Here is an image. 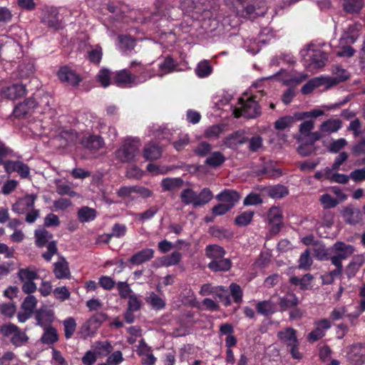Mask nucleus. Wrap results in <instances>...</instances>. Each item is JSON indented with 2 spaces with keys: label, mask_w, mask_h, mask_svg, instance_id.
Masks as SVG:
<instances>
[{
  "label": "nucleus",
  "mask_w": 365,
  "mask_h": 365,
  "mask_svg": "<svg viewBox=\"0 0 365 365\" xmlns=\"http://www.w3.org/2000/svg\"><path fill=\"white\" fill-rule=\"evenodd\" d=\"M333 249L334 250L336 255H339V257L344 259H346L351 256L355 250L353 245H347L341 241H337L334 243Z\"/></svg>",
  "instance_id": "c85d7f7f"
},
{
  "label": "nucleus",
  "mask_w": 365,
  "mask_h": 365,
  "mask_svg": "<svg viewBox=\"0 0 365 365\" xmlns=\"http://www.w3.org/2000/svg\"><path fill=\"white\" fill-rule=\"evenodd\" d=\"M35 244L38 247H46L47 251L42 254V257L50 262L54 255L58 252L57 242L52 240L53 235L44 227L39 228L34 232Z\"/></svg>",
  "instance_id": "f257e3e1"
},
{
  "label": "nucleus",
  "mask_w": 365,
  "mask_h": 365,
  "mask_svg": "<svg viewBox=\"0 0 365 365\" xmlns=\"http://www.w3.org/2000/svg\"><path fill=\"white\" fill-rule=\"evenodd\" d=\"M321 84V80L319 78H312L302 86L301 89L302 93L304 95L309 94Z\"/></svg>",
  "instance_id": "e2e57ef3"
},
{
  "label": "nucleus",
  "mask_w": 365,
  "mask_h": 365,
  "mask_svg": "<svg viewBox=\"0 0 365 365\" xmlns=\"http://www.w3.org/2000/svg\"><path fill=\"white\" fill-rule=\"evenodd\" d=\"M58 340L56 329L53 327L46 328L41 338V341L44 344H53Z\"/></svg>",
  "instance_id": "58836bf2"
},
{
  "label": "nucleus",
  "mask_w": 365,
  "mask_h": 365,
  "mask_svg": "<svg viewBox=\"0 0 365 365\" xmlns=\"http://www.w3.org/2000/svg\"><path fill=\"white\" fill-rule=\"evenodd\" d=\"M217 201L225 203L227 206H232V209L239 201L240 195L236 190L225 189L215 197Z\"/></svg>",
  "instance_id": "a211bd4d"
},
{
  "label": "nucleus",
  "mask_w": 365,
  "mask_h": 365,
  "mask_svg": "<svg viewBox=\"0 0 365 365\" xmlns=\"http://www.w3.org/2000/svg\"><path fill=\"white\" fill-rule=\"evenodd\" d=\"M295 116L286 115L279 118L274 123V128L278 130H284L292 125Z\"/></svg>",
  "instance_id": "8fccbe9b"
},
{
  "label": "nucleus",
  "mask_w": 365,
  "mask_h": 365,
  "mask_svg": "<svg viewBox=\"0 0 365 365\" xmlns=\"http://www.w3.org/2000/svg\"><path fill=\"white\" fill-rule=\"evenodd\" d=\"M256 310L259 314L264 317H270L277 312V305L271 299L258 302L256 304Z\"/></svg>",
  "instance_id": "5701e85b"
},
{
  "label": "nucleus",
  "mask_w": 365,
  "mask_h": 365,
  "mask_svg": "<svg viewBox=\"0 0 365 365\" xmlns=\"http://www.w3.org/2000/svg\"><path fill=\"white\" fill-rule=\"evenodd\" d=\"M53 273L57 279H69L71 276L68 263L63 257L54 263Z\"/></svg>",
  "instance_id": "412c9836"
},
{
  "label": "nucleus",
  "mask_w": 365,
  "mask_h": 365,
  "mask_svg": "<svg viewBox=\"0 0 365 365\" xmlns=\"http://www.w3.org/2000/svg\"><path fill=\"white\" fill-rule=\"evenodd\" d=\"M42 22L54 30H59L63 27L58 10L56 7L48 8L44 11Z\"/></svg>",
  "instance_id": "0eeeda50"
},
{
  "label": "nucleus",
  "mask_w": 365,
  "mask_h": 365,
  "mask_svg": "<svg viewBox=\"0 0 365 365\" xmlns=\"http://www.w3.org/2000/svg\"><path fill=\"white\" fill-rule=\"evenodd\" d=\"M135 80V75H133L127 69H122L117 71L113 77V83L118 87L124 88L128 85L133 83Z\"/></svg>",
  "instance_id": "2eb2a0df"
},
{
  "label": "nucleus",
  "mask_w": 365,
  "mask_h": 365,
  "mask_svg": "<svg viewBox=\"0 0 365 365\" xmlns=\"http://www.w3.org/2000/svg\"><path fill=\"white\" fill-rule=\"evenodd\" d=\"M316 327L309 333L307 340L309 342H315L326 334V331L329 329L331 327V322L327 319H322L315 322Z\"/></svg>",
  "instance_id": "1a4fd4ad"
},
{
  "label": "nucleus",
  "mask_w": 365,
  "mask_h": 365,
  "mask_svg": "<svg viewBox=\"0 0 365 365\" xmlns=\"http://www.w3.org/2000/svg\"><path fill=\"white\" fill-rule=\"evenodd\" d=\"M197 192L192 188H185L180 193V200L185 205H192L195 207V200Z\"/></svg>",
  "instance_id": "de8ad7c7"
},
{
  "label": "nucleus",
  "mask_w": 365,
  "mask_h": 365,
  "mask_svg": "<svg viewBox=\"0 0 365 365\" xmlns=\"http://www.w3.org/2000/svg\"><path fill=\"white\" fill-rule=\"evenodd\" d=\"M319 202L324 209L334 208L339 204V201L328 193L321 195L319 197Z\"/></svg>",
  "instance_id": "4d7b16f0"
},
{
  "label": "nucleus",
  "mask_w": 365,
  "mask_h": 365,
  "mask_svg": "<svg viewBox=\"0 0 365 365\" xmlns=\"http://www.w3.org/2000/svg\"><path fill=\"white\" fill-rule=\"evenodd\" d=\"M26 91H27L24 85L21 83H15L4 88L2 91V94L5 98L14 101L24 96L26 94Z\"/></svg>",
  "instance_id": "f3484780"
},
{
  "label": "nucleus",
  "mask_w": 365,
  "mask_h": 365,
  "mask_svg": "<svg viewBox=\"0 0 365 365\" xmlns=\"http://www.w3.org/2000/svg\"><path fill=\"white\" fill-rule=\"evenodd\" d=\"M96 217V210L88 207H83L78 212V218L81 222L92 221Z\"/></svg>",
  "instance_id": "37998d69"
},
{
  "label": "nucleus",
  "mask_w": 365,
  "mask_h": 365,
  "mask_svg": "<svg viewBox=\"0 0 365 365\" xmlns=\"http://www.w3.org/2000/svg\"><path fill=\"white\" fill-rule=\"evenodd\" d=\"M108 319V315L103 312H97L90 317L83 325L85 331L89 333L98 329Z\"/></svg>",
  "instance_id": "dca6fc26"
},
{
  "label": "nucleus",
  "mask_w": 365,
  "mask_h": 365,
  "mask_svg": "<svg viewBox=\"0 0 365 365\" xmlns=\"http://www.w3.org/2000/svg\"><path fill=\"white\" fill-rule=\"evenodd\" d=\"M36 98L33 97L28 98L24 102L15 106L13 111L14 116L17 118H25L27 115L36 112Z\"/></svg>",
  "instance_id": "423d86ee"
},
{
  "label": "nucleus",
  "mask_w": 365,
  "mask_h": 365,
  "mask_svg": "<svg viewBox=\"0 0 365 365\" xmlns=\"http://www.w3.org/2000/svg\"><path fill=\"white\" fill-rule=\"evenodd\" d=\"M5 172L10 175L16 172L21 178H27L30 175V168L20 160H6Z\"/></svg>",
  "instance_id": "9d476101"
},
{
  "label": "nucleus",
  "mask_w": 365,
  "mask_h": 365,
  "mask_svg": "<svg viewBox=\"0 0 365 365\" xmlns=\"http://www.w3.org/2000/svg\"><path fill=\"white\" fill-rule=\"evenodd\" d=\"M64 333L66 339H70L76 329V322L73 317H68L63 321Z\"/></svg>",
  "instance_id": "bf43d9fd"
},
{
  "label": "nucleus",
  "mask_w": 365,
  "mask_h": 365,
  "mask_svg": "<svg viewBox=\"0 0 365 365\" xmlns=\"http://www.w3.org/2000/svg\"><path fill=\"white\" fill-rule=\"evenodd\" d=\"M299 299L298 297L293 292H287L282 297L278 298L279 311L281 312H286L298 307Z\"/></svg>",
  "instance_id": "4468645a"
},
{
  "label": "nucleus",
  "mask_w": 365,
  "mask_h": 365,
  "mask_svg": "<svg viewBox=\"0 0 365 365\" xmlns=\"http://www.w3.org/2000/svg\"><path fill=\"white\" fill-rule=\"evenodd\" d=\"M36 198V195H26L13 205L12 210L16 213L22 214L29 208L34 207Z\"/></svg>",
  "instance_id": "ddd939ff"
},
{
  "label": "nucleus",
  "mask_w": 365,
  "mask_h": 365,
  "mask_svg": "<svg viewBox=\"0 0 365 365\" xmlns=\"http://www.w3.org/2000/svg\"><path fill=\"white\" fill-rule=\"evenodd\" d=\"M57 76L61 83L73 87L78 86L82 81L81 76L68 66L60 67L57 71Z\"/></svg>",
  "instance_id": "20e7f679"
},
{
  "label": "nucleus",
  "mask_w": 365,
  "mask_h": 365,
  "mask_svg": "<svg viewBox=\"0 0 365 365\" xmlns=\"http://www.w3.org/2000/svg\"><path fill=\"white\" fill-rule=\"evenodd\" d=\"M211 144L205 141H202L198 143L196 148L193 150V152L199 157H205L211 153Z\"/></svg>",
  "instance_id": "6e6d98bb"
},
{
  "label": "nucleus",
  "mask_w": 365,
  "mask_h": 365,
  "mask_svg": "<svg viewBox=\"0 0 365 365\" xmlns=\"http://www.w3.org/2000/svg\"><path fill=\"white\" fill-rule=\"evenodd\" d=\"M257 175H266L268 178H277L282 175L280 168H276L272 163L264 165L261 169L257 170Z\"/></svg>",
  "instance_id": "7c9ffc66"
},
{
  "label": "nucleus",
  "mask_w": 365,
  "mask_h": 365,
  "mask_svg": "<svg viewBox=\"0 0 365 365\" xmlns=\"http://www.w3.org/2000/svg\"><path fill=\"white\" fill-rule=\"evenodd\" d=\"M232 266V262L229 258H221L215 260H212L208 263L207 267L213 272H227L230 270Z\"/></svg>",
  "instance_id": "b1692460"
},
{
  "label": "nucleus",
  "mask_w": 365,
  "mask_h": 365,
  "mask_svg": "<svg viewBox=\"0 0 365 365\" xmlns=\"http://www.w3.org/2000/svg\"><path fill=\"white\" fill-rule=\"evenodd\" d=\"M258 189L262 195L269 197L272 199H282L287 196L289 193L287 187L281 184L260 186Z\"/></svg>",
  "instance_id": "39448f33"
},
{
  "label": "nucleus",
  "mask_w": 365,
  "mask_h": 365,
  "mask_svg": "<svg viewBox=\"0 0 365 365\" xmlns=\"http://www.w3.org/2000/svg\"><path fill=\"white\" fill-rule=\"evenodd\" d=\"M28 340L29 337L26 334L19 328L11 338V343L16 347H19L26 344Z\"/></svg>",
  "instance_id": "603ef678"
},
{
  "label": "nucleus",
  "mask_w": 365,
  "mask_h": 365,
  "mask_svg": "<svg viewBox=\"0 0 365 365\" xmlns=\"http://www.w3.org/2000/svg\"><path fill=\"white\" fill-rule=\"evenodd\" d=\"M158 211L159 207L157 205H153L145 211L138 213L137 215V217L140 221L145 222L152 219Z\"/></svg>",
  "instance_id": "680f3d73"
},
{
  "label": "nucleus",
  "mask_w": 365,
  "mask_h": 365,
  "mask_svg": "<svg viewBox=\"0 0 365 365\" xmlns=\"http://www.w3.org/2000/svg\"><path fill=\"white\" fill-rule=\"evenodd\" d=\"M257 96H252L247 100L242 98L239 99L240 108H235L233 110L234 116L239 118L242 116L247 118H255L261 114V108L256 101Z\"/></svg>",
  "instance_id": "f03ea898"
},
{
  "label": "nucleus",
  "mask_w": 365,
  "mask_h": 365,
  "mask_svg": "<svg viewBox=\"0 0 365 365\" xmlns=\"http://www.w3.org/2000/svg\"><path fill=\"white\" fill-rule=\"evenodd\" d=\"M253 216V211H245L235 217V222L239 227L247 226L252 222Z\"/></svg>",
  "instance_id": "49530a36"
},
{
  "label": "nucleus",
  "mask_w": 365,
  "mask_h": 365,
  "mask_svg": "<svg viewBox=\"0 0 365 365\" xmlns=\"http://www.w3.org/2000/svg\"><path fill=\"white\" fill-rule=\"evenodd\" d=\"M182 259V254L178 251H175L170 255L163 257V265L165 267H171L177 265Z\"/></svg>",
  "instance_id": "09e8293b"
},
{
  "label": "nucleus",
  "mask_w": 365,
  "mask_h": 365,
  "mask_svg": "<svg viewBox=\"0 0 365 365\" xmlns=\"http://www.w3.org/2000/svg\"><path fill=\"white\" fill-rule=\"evenodd\" d=\"M195 71L199 78H203L211 75L213 68L209 60H202L197 63Z\"/></svg>",
  "instance_id": "f704fd0d"
},
{
  "label": "nucleus",
  "mask_w": 365,
  "mask_h": 365,
  "mask_svg": "<svg viewBox=\"0 0 365 365\" xmlns=\"http://www.w3.org/2000/svg\"><path fill=\"white\" fill-rule=\"evenodd\" d=\"M82 145L88 150H97L103 147V140L101 136L92 135L83 139Z\"/></svg>",
  "instance_id": "473e14b6"
},
{
  "label": "nucleus",
  "mask_w": 365,
  "mask_h": 365,
  "mask_svg": "<svg viewBox=\"0 0 365 365\" xmlns=\"http://www.w3.org/2000/svg\"><path fill=\"white\" fill-rule=\"evenodd\" d=\"M328 60V54L321 50H316L310 57L311 63L315 68H322Z\"/></svg>",
  "instance_id": "c9c22d12"
},
{
  "label": "nucleus",
  "mask_w": 365,
  "mask_h": 365,
  "mask_svg": "<svg viewBox=\"0 0 365 365\" xmlns=\"http://www.w3.org/2000/svg\"><path fill=\"white\" fill-rule=\"evenodd\" d=\"M269 223L272 225L270 232L273 234H277L282 226V215L281 210L276 206L272 207L267 213Z\"/></svg>",
  "instance_id": "9b49d317"
},
{
  "label": "nucleus",
  "mask_w": 365,
  "mask_h": 365,
  "mask_svg": "<svg viewBox=\"0 0 365 365\" xmlns=\"http://www.w3.org/2000/svg\"><path fill=\"white\" fill-rule=\"evenodd\" d=\"M183 180L180 178H166L162 180L160 185L163 192L179 189L183 185Z\"/></svg>",
  "instance_id": "2f4dec72"
},
{
  "label": "nucleus",
  "mask_w": 365,
  "mask_h": 365,
  "mask_svg": "<svg viewBox=\"0 0 365 365\" xmlns=\"http://www.w3.org/2000/svg\"><path fill=\"white\" fill-rule=\"evenodd\" d=\"M146 302L153 309L160 310L165 307V302L155 292H151L147 298Z\"/></svg>",
  "instance_id": "3c124183"
},
{
  "label": "nucleus",
  "mask_w": 365,
  "mask_h": 365,
  "mask_svg": "<svg viewBox=\"0 0 365 365\" xmlns=\"http://www.w3.org/2000/svg\"><path fill=\"white\" fill-rule=\"evenodd\" d=\"M36 100L37 103L35 108L36 113L41 115L48 114L49 118L55 115V110L53 109L50 105L52 97L48 93H45Z\"/></svg>",
  "instance_id": "f8f14e48"
},
{
  "label": "nucleus",
  "mask_w": 365,
  "mask_h": 365,
  "mask_svg": "<svg viewBox=\"0 0 365 365\" xmlns=\"http://www.w3.org/2000/svg\"><path fill=\"white\" fill-rule=\"evenodd\" d=\"M53 294L56 299L61 302L68 299L71 296L69 290L65 286L56 287L53 289Z\"/></svg>",
  "instance_id": "338daca9"
},
{
  "label": "nucleus",
  "mask_w": 365,
  "mask_h": 365,
  "mask_svg": "<svg viewBox=\"0 0 365 365\" xmlns=\"http://www.w3.org/2000/svg\"><path fill=\"white\" fill-rule=\"evenodd\" d=\"M140 141L127 139L116 151V157L123 163H128L135 158L139 151Z\"/></svg>",
  "instance_id": "7ed1b4c3"
},
{
  "label": "nucleus",
  "mask_w": 365,
  "mask_h": 365,
  "mask_svg": "<svg viewBox=\"0 0 365 365\" xmlns=\"http://www.w3.org/2000/svg\"><path fill=\"white\" fill-rule=\"evenodd\" d=\"M226 160V158L220 151H215L207 157L204 163L211 168H217L222 165Z\"/></svg>",
  "instance_id": "a878e982"
},
{
  "label": "nucleus",
  "mask_w": 365,
  "mask_h": 365,
  "mask_svg": "<svg viewBox=\"0 0 365 365\" xmlns=\"http://www.w3.org/2000/svg\"><path fill=\"white\" fill-rule=\"evenodd\" d=\"M103 56L102 48L97 45L88 51L87 58L88 61L94 64H99Z\"/></svg>",
  "instance_id": "864d4df0"
},
{
  "label": "nucleus",
  "mask_w": 365,
  "mask_h": 365,
  "mask_svg": "<svg viewBox=\"0 0 365 365\" xmlns=\"http://www.w3.org/2000/svg\"><path fill=\"white\" fill-rule=\"evenodd\" d=\"M342 121L338 118H329L324 121L319 127L322 133H336L342 127Z\"/></svg>",
  "instance_id": "cd10ccee"
},
{
  "label": "nucleus",
  "mask_w": 365,
  "mask_h": 365,
  "mask_svg": "<svg viewBox=\"0 0 365 365\" xmlns=\"http://www.w3.org/2000/svg\"><path fill=\"white\" fill-rule=\"evenodd\" d=\"M154 254L155 251L153 249H143L132 255L129 259V262L133 265L142 264L153 259L154 257Z\"/></svg>",
  "instance_id": "6ab92c4d"
},
{
  "label": "nucleus",
  "mask_w": 365,
  "mask_h": 365,
  "mask_svg": "<svg viewBox=\"0 0 365 365\" xmlns=\"http://www.w3.org/2000/svg\"><path fill=\"white\" fill-rule=\"evenodd\" d=\"M314 279V276L310 273H307L299 278L293 276L289 278V282L292 285L299 286L301 290H310L312 289V282Z\"/></svg>",
  "instance_id": "4be33fe9"
},
{
  "label": "nucleus",
  "mask_w": 365,
  "mask_h": 365,
  "mask_svg": "<svg viewBox=\"0 0 365 365\" xmlns=\"http://www.w3.org/2000/svg\"><path fill=\"white\" fill-rule=\"evenodd\" d=\"M96 352L99 356H108L113 350V347L108 341H98L95 343Z\"/></svg>",
  "instance_id": "79ce46f5"
},
{
  "label": "nucleus",
  "mask_w": 365,
  "mask_h": 365,
  "mask_svg": "<svg viewBox=\"0 0 365 365\" xmlns=\"http://www.w3.org/2000/svg\"><path fill=\"white\" fill-rule=\"evenodd\" d=\"M347 145V141L345 138H339L334 140L329 143L328 151L331 153H337L345 148Z\"/></svg>",
  "instance_id": "052dcab7"
},
{
  "label": "nucleus",
  "mask_w": 365,
  "mask_h": 365,
  "mask_svg": "<svg viewBox=\"0 0 365 365\" xmlns=\"http://www.w3.org/2000/svg\"><path fill=\"white\" fill-rule=\"evenodd\" d=\"M332 71L334 77L331 79L330 83L331 85L344 82L349 78L348 72L339 65L334 66Z\"/></svg>",
  "instance_id": "e433bc0d"
},
{
  "label": "nucleus",
  "mask_w": 365,
  "mask_h": 365,
  "mask_svg": "<svg viewBox=\"0 0 365 365\" xmlns=\"http://www.w3.org/2000/svg\"><path fill=\"white\" fill-rule=\"evenodd\" d=\"M210 234L219 239H230L232 236V233L228 230L216 227L210 228Z\"/></svg>",
  "instance_id": "774afa93"
},
{
  "label": "nucleus",
  "mask_w": 365,
  "mask_h": 365,
  "mask_svg": "<svg viewBox=\"0 0 365 365\" xmlns=\"http://www.w3.org/2000/svg\"><path fill=\"white\" fill-rule=\"evenodd\" d=\"M37 304V300L33 295H28L24 300L21 307L22 309L30 313H32Z\"/></svg>",
  "instance_id": "69168bd1"
},
{
  "label": "nucleus",
  "mask_w": 365,
  "mask_h": 365,
  "mask_svg": "<svg viewBox=\"0 0 365 365\" xmlns=\"http://www.w3.org/2000/svg\"><path fill=\"white\" fill-rule=\"evenodd\" d=\"M277 336L279 339L287 347L299 343L297 336V331L292 327H287L284 330L279 331Z\"/></svg>",
  "instance_id": "aec40b11"
},
{
  "label": "nucleus",
  "mask_w": 365,
  "mask_h": 365,
  "mask_svg": "<svg viewBox=\"0 0 365 365\" xmlns=\"http://www.w3.org/2000/svg\"><path fill=\"white\" fill-rule=\"evenodd\" d=\"M205 255L212 260L223 258L226 255L225 250L218 245H208L205 249Z\"/></svg>",
  "instance_id": "c756f323"
},
{
  "label": "nucleus",
  "mask_w": 365,
  "mask_h": 365,
  "mask_svg": "<svg viewBox=\"0 0 365 365\" xmlns=\"http://www.w3.org/2000/svg\"><path fill=\"white\" fill-rule=\"evenodd\" d=\"M236 1L241 5L247 14L252 15L255 12L257 0H236Z\"/></svg>",
  "instance_id": "0e129e2a"
},
{
  "label": "nucleus",
  "mask_w": 365,
  "mask_h": 365,
  "mask_svg": "<svg viewBox=\"0 0 365 365\" xmlns=\"http://www.w3.org/2000/svg\"><path fill=\"white\" fill-rule=\"evenodd\" d=\"M365 258L362 255H354L347 266V272L354 274L364 264Z\"/></svg>",
  "instance_id": "c03bdc74"
},
{
  "label": "nucleus",
  "mask_w": 365,
  "mask_h": 365,
  "mask_svg": "<svg viewBox=\"0 0 365 365\" xmlns=\"http://www.w3.org/2000/svg\"><path fill=\"white\" fill-rule=\"evenodd\" d=\"M119 44L123 51H132L135 46V38L130 35H120L118 36Z\"/></svg>",
  "instance_id": "a18cd8bd"
},
{
  "label": "nucleus",
  "mask_w": 365,
  "mask_h": 365,
  "mask_svg": "<svg viewBox=\"0 0 365 365\" xmlns=\"http://www.w3.org/2000/svg\"><path fill=\"white\" fill-rule=\"evenodd\" d=\"M350 355L353 361H355L357 365L364 363L365 358V344H354L350 349Z\"/></svg>",
  "instance_id": "393cba45"
},
{
  "label": "nucleus",
  "mask_w": 365,
  "mask_h": 365,
  "mask_svg": "<svg viewBox=\"0 0 365 365\" xmlns=\"http://www.w3.org/2000/svg\"><path fill=\"white\" fill-rule=\"evenodd\" d=\"M35 71L34 64L31 61L22 62L18 67V76L23 79L27 78L34 74Z\"/></svg>",
  "instance_id": "ea45409f"
},
{
  "label": "nucleus",
  "mask_w": 365,
  "mask_h": 365,
  "mask_svg": "<svg viewBox=\"0 0 365 365\" xmlns=\"http://www.w3.org/2000/svg\"><path fill=\"white\" fill-rule=\"evenodd\" d=\"M213 197L212 192L208 187H204L197 194L195 200V207H201L207 204Z\"/></svg>",
  "instance_id": "72a5a7b5"
},
{
  "label": "nucleus",
  "mask_w": 365,
  "mask_h": 365,
  "mask_svg": "<svg viewBox=\"0 0 365 365\" xmlns=\"http://www.w3.org/2000/svg\"><path fill=\"white\" fill-rule=\"evenodd\" d=\"M341 216L344 222L351 225H356L362 221V212L353 205H349L343 208Z\"/></svg>",
  "instance_id": "6e6552de"
},
{
  "label": "nucleus",
  "mask_w": 365,
  "mask_h": 365,
  "mask_svg": "<svg viewBox=\"0 0 365 365\" xmlns=\"http://www.w3.org/2000/svg\"><path fill=\"white\" fill-rule=\"evenodd\" d=\"M96 78L103 88H107L111 84L110 71L107 68L101 69Z\"/></svg>",
  "instance_id": "13d9d810"
},
{
  "label": "nucleus",
  "mask_w": 365,
  "mask_h": 365,
  "mask_svg": "<svg viewBox=\"0 0 365 365\" xmlns=\"http://www.w3.org/2000/svg\"><path fill=\"white\" fill-rule=\"evenodd\" d=\"M364 6L363 0H344L343 7L349 14L359 13Z\"/></svg>",
  "instance_id": "a19ab883"
},
{
  "label": "nucleus",
  "mask_w": 365,
  "mask_h": 365,
  "mask_svg": "<svg viewBox=\"0 0 365 365\" xmlns=\"http://www.w3.org/2000/svg\"><path fill=\"white\" fill-rule=\"evenodd\" d=\"M312 262L313 261L310 257L309 250H306L300 255L298 267L300 269L309 270L312 264Z\"/></svg>",
  "instance_id": "5fc2aeb1"
},
{
  "label": "nucleus",
  "mask_w": 365,
  "mask_h": 365,
  "mask_svg": "<svg viewBox=\"0 0 365 365\" xmlns=\"http://www.w3.org/2000/svg\"><path fill=\"white\" fill-rule=\"evenodd\" d=\"M162 155V148L156 143H150L143 149V157L147 160H155Z\"/></svg>",
  "instance_id": "bb28decb"
},
{
  "label": "nucleus",
  "mask_w": 365,
  "mask_h": 365,
  "mask_svg": "<svg viewBox=\"0 0 365 365\" xmlns=\"http://www.w3.org/2000/svg\"><path fill=\"white\" fill-rule=\"evenodd\" d=\"M17 275L21 282L34 281L39 278V275L35 269L31 267L21 268Z\"/></svg>",
  "instance_id": "4c0bfd02"
}]
</instances>
